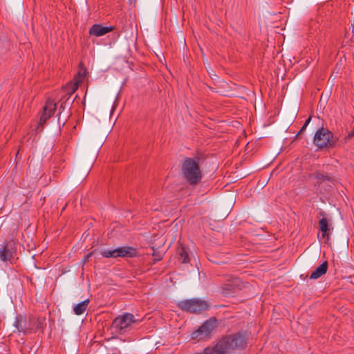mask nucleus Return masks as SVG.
<instances>
[{
  "instance_id": "9b49d317",
  "label": "nucleus",
  "mask_w": 354,
  "mask_h": 354,
  "mask_svg": "<svg viewBox=\"0 0 354 354\" xmlns=\"http://www.w3.org/2000/svg\"><path fill=\"white\" fill-rule=\"evenodd\" d=\"M113 26H104L102 24H93L88 30L89 35L95 37H101L113 30Z\"/></svg>"
},
{
  "instance_id": "39448f33",
  "label": "nucleus",
  "mask_w": 354,
  "mask_h": 354,
  "mask_svg": "<svg viewBox=\"0 0 354 354\" xmlns=\"http://www.w3.org/2000/svg\"><path fill=\"white\" fill-rule=\"evenodd\" d=\"M178 306L182 310L191 313H200L209 308L206 301L197 298L180 301L178 303Z\"/></svg>"
},
{
  "instance_id": "7ed1b4c3",
  "label": "nucleus",
  "mask_w": 354,
  "mask_h": 354,
  "mask_svg": "<svg viewBox=\"0 0 354 354\" xmlns=\"http://www.w3.org/2000/svg\"><path fill=\"white\" fill-rule=\"evenodd\" d=\"M313 144L319 149L334 147L337 140L333 132L327 128L321 127L315 133Z\"/></svg>"
},
{
  "instance_id": "aec40b11",
  "label": "nucleus",
  "mask_w": 354,
  "mask_h": 354,
  "mask_svg": "<svg viewBox=\"0 0 354 354\" xmlns=\"http://www.w3.org/2000/svg\"><path fill=\"white\" fill-rule=\"evenodd\" d=\"M93 254V252H91L84 257L83 260H82L84 263H85L86 262H87L88 261V259L92 257Z\"/></svg>"
},
{
  "instance_id": "f8f14e48",
  "label": "nucleus",
  "mask_w": 354,
  "mask_h": 354,
  "mask_svg": "<svg viewBox=\"0 0 354 354\" xmlns=\"http://www.w3.org/2000/svg\"><path fill=\"white\" fill-rule=\"evenodd\" d=\"M240 280L238 278H232L230 283L225 284L221 288V293L227 297L236 292V289L239 287Z\"/></svg>"
},
{
  "instance_id": "1a4fd4ad",
  "label": "nucleus",
  "mask_w": 354,
  "mask_h": 354,
  "mask_svg": "<svg viewBox=\"0 0 354 354\" xmlns=\"http://www.w3.org/2000/svg\"><path fill=\"white\" fill-rule=\"evenodd\" d=\"M57 104L52 100H47L44 107V113L40 117L39 127L43 126L46 120L50 118L55 112Z\"/></svg>"
},
{
  "instance_id": "dca6fc26",
  "label": "nucleus",
  "mask_w": 354,
  "mask_h": 354,
  "mask_svg": "<svg viewBox=\"0 0 354 354\" xmlns=\"http://www.w3.org/2000/svg\"><path fill=\"white\" fill-rule=\"evenodd\" d=\"M178 260L182 263H187L189 262V253L187 249L184 247H181L178 249Z\"/></svg>"
},
{
  "instance_id": "0eeeda50",
  "label": "nucleus",
  "mask_w": 354,
  "mask_h": 354,
  "mask_svg": "<svg viewBox=\"0 0 354 354\" xmlns=\"http://www.w3.org/2000/svg\"><path fill=\"white\" fill-rule=\"evenodd\" d=\"M215 324L216 320L209 319L206 321L192 333V339L199 341L208 338L215 327Z\"/></svg>"
},
{
  "instance_id": "a211bd4d",
  "label": "nucleus",
  "mask_w": 354,
  "mask_h": 354,
  "mask_svg": "<svg viewBox=\"0 0 354 354\" xmlns=\"http://www.w3.org/2000/svg\"><path fill=\"white\" fill-rule=\"evenodd\" d=\"M319 225L320 230L323 233L322 236H324L326 234V233L328 232V231L329 230L328 222L327 218H322V219H320L319 222Z\"/></svg>"
},
{
  "instance_id": "4468645a",
  "label": "nucleus",
  "mask_w": 354,
  "mask_h": 354,
  "mask_svg": "<svg viewBox=\"0 0 354 354\" xmlns=\"http://www.w3.org/2000/svg\"><path fill=\"white\" fill-rule=\"evenodd\" d=\"M328 262L324 261L319 265L310 274V278L311 279H317L326 274L328 270Z\"/></svg>"
},
{
  "instance_id": "ddd939ff",
  "label": "nucleus",
  "mask_w": 354,
  "mask_h": 354,
  "mask_svg": "<svg viewBox=\"0 0 354 354\" xmlns=\"http://www.w3.org/2000/svg\"><path fill=\"white\" fill-rule=\"evenodd\" d=\"M80 80H77L75 85L73 86L72 90L71 92H68V93L65 94L60 100V105H59V116L61 114V111H64L66 106V102L70 100L71 95L77 90L78 84L80 83Z\"/></svg>"
},
{
  "instance_id": "9d476101",
  "label": "nucleus",
  "mask_w": 354,
  "mask_h": 354,
  "mask_svg": "<svg viewBox=\"0 0 354 354\" xmlns=\"http://www.w3.org/2000/svg\"><path fill=\"white\" fill-rule=\"evenodd\" d=\"M57 104L52 100H47L44 107V113L40 117L39 127L43 126L46 120L50 118L55 112Z\"/></svg>"
},
{
  "instance_id": "2eb2a0df",
  "label": "nucleus",
  "mask_w": 354,
  "mask_h": 354,
  "mask_svg": "<svg viewBox=\"0 0 354 354\" xmlns=\"http://www.w3.org/2000/svg\"><path fill=\"white\" fill-rule=\"evenodd\" d=\"M90 303V300L86 299L82 302L76 304L73 307V312L76 315H82L87 309V307Z\"/></svg>"
},
{
  "instance_id": "4be33fe9",
  "label": "nucleus",
  "mask_w": 354,
  "mask_h": 354,
  "mask_svg": "<svg viewBox=\"0 0 354 354\" xmlns=\"http://www.w3.org/2000/svg\"><path fill=\"white\" fill-rule=\"evenodd\" d=\"M78 75H80H80H82L81 72H79V73H78Z\"/></svg>"
},
{
  "instance_id": "6e6552de",
  "label": "nucleus",
  "mask_w": 354,
  "mask_h": 354,
  "mask_svg": "<svg viewBox=\"0 0 354 354\" xmlns=\"http://www.w3.org/2000/svg\"><path fill=\"white\" fill-rule=\"evenodd\" d=\"M15 252V243L12 240L4 243L0 249V259L2 261H10Z\"/></svg>"
},
{
  "instance_id": "412c9836",
  "label": "nucleus",
  "mask_w": 354,
  "mask_h": 354,
  "mask_svg": "<svg viewBox=\"0 0 354 354\" xmlns=\"http://www.w3.org/2000/svg\"><path fill=\"white\" fill-rule=\"evenodd\" d=\"M73 100H73L70 101V102H68V104H69V105L72 104V103H73Z\"/></svg>"
},
{
  "instance_id": "6ab92c4d",
  "label": "nucleus",
  "mask_w": 354,
  "mask_h": 354,
  "mask_svg": "<svg viewBox=\"0 0 354 354\" xmlns=\"http://www.w3.org/2000/svg\"><path fill=\"white\" fill-rule=\"evenodd\" d=\"M311 120V117H309L305 122V123L304 124V125L302 126V127L301 128L300 131H299V133L297 134V136H298L299 134H301L304 131H305V129H306L307 126L308 125L309 122H310Z\"/></svg>"
},
{
  "instance_id": "f03ea898",
  "label": "nucleus",
  "mask_w": 354,
  "mask_h": 354,
  "mask_svg": "<svg viewBox=\"0 0 354 354\" xmlns=\"http://www.w3.org/2000/svg\"><path fill=\"white\" fill-rule=\"evenodd\" d=\"M44 322V317H36L33 315L22 316L19 315L16 317L14 324L18 331L25 333L28 331L41 328Z\"/></svg>"
},
{
  "instance_id": "423d86ee",
  "label": "nucleus",
  "mask_w": 354,
  "mask_h": 354,
  "mask_svg": "<svg viewBox=\"0 0 354 354\" xmlns=\"http://www.w3.org/2000/svg\"><path fill=\"white\" fill-rule=\"evenodd\" d=\"M100 253L104 258H131L138 256L136 248L130 246H122L114 250H104Z\"/></svg>"
},
{
  "instance_id": "20e7f679",
  "label": "nucleus",
  "mask_w": 354,
  "mask_h": 354,
  "mask_svg": "<svg viewBox=\"0 0 354 354\" xmlns=\"http://www.w3.org/2000/svg\"><path fill=\"white\" fill-rule=\"evenodd\" d=\"M136 322V319L133 314L125 313L114 319L111 328L115 333L122 335L129 331L131 328L132 324Z\"/></svg>"
},
{
  "instance_id": "f257e3e1",
  "label": "nucleus",
  "mask_w": 354,
  "mask_h": 354,
  "mask_svg": "<svg viewBox=\"0 0 354 354\" xmlns=\"http://www.w3.org/2000/svg\"><path fill=\"white\" fill-rule=\"evenodd\" d=\"M199 161L200 158L198 157L185 158L182 165L183 177L190 185H198L203 178Z\"/></svg>"
},
{
  "instance_id": "f3484780",
  "label": "nucleus",
  "mask_w": 354,
  "mask_h": 354,
  "mask_svg": "<svg viewBox=\"0 0 354 354\" xmlns=\"http://www.w3.org/2000/svg\"><path fill=\"white\" fill-rule=\"evenodd\" d=\"M313 177L317 180V183L330 180V177L326 173L315 172L313 174Z\"/></svg>"
}]
</instances>
